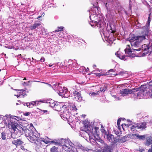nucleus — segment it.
I'll list each match as a JSON object with an SVG mask.
<instances>
[{
  "label": "nucleus",
  "mask_w": 152,
  "mask_h": 152,
  "mask_svg": "<svg viewBox=\"0 0 152 152\" xmlns=\"http://www.w3.org/2000/svg\"><path fill=\"white\" fill-rule=\"evenodd\" d=\"M142 31L138 35H136L133 34L130 35L128 39L131 44L132 50L130 48L129 45H128L124 50L127 56L121 55L118 53V52H117L115 53L117 57L122 60H126L127 56L132 58L137 56L134 53L135 51L141 50L142 56H145L146 54H149V56L150 57L151 53H152V41L150 42V46L144 44L142 45L141 48L142 42L147 39L148 32V29L146 26L142 27Z\"/></svg>",
  "instance_id": "1"
},
{
  "label": "nucleus",
  "mask_w": 152,
  "mask_h": 152,
  "mask_svg": "<svg viewBox=\"0 0 152 152\" xmlns=\"http://www.w3.org/2000/svg\"><path fill=\"white\" fill-rule=\"evenodd\" d=\"M99 7H95L89 11L90 24L96 28H101L104 26L103 20L101 19L102 17L99 15Z\"/></svg>",
  "instance_id": "2"
},
{
  "label": "nucleus",
  "mask_w": 152,
  "mask_h": 152,
  "mask_svg": "<svg viewBox=\"0 0 152 152\" xmlns=\"http://www.w3.org/2000/svg\"><path fill=\"white\" fill-rule=\"evenodd\" d=\"M149 89L146 88L142 89L138 91H137L134 92L132 96L134 100L137 99H141L144 98H146L147 97H150L152 98V80L149 82L148 83Z\"/></svg>",
  "instance_id": "3"
},
{
  "label": "nucleus",
  "mask_w": 152,
  "mask_h": 152,
  "mask_svg": "<svg viewBox=\"0 0 152 152\" xmlns=\"http://www.w3.org/2000/svg\"><path fill=\"white\" fill-rule=\"evenodd\" d=\"M5 116L8 122V127L15 133L22 134L23 128L17 123V120L14 116H12L10 115H6Z\"/></svg>",
  "instance_id": "4"
},
{
  "label": "nucleus",
  "mask_w": 152,
  "mask_h": 152,
  "mask_svg": "<svg viewBox=\"0 0 152 152\" xmlns=\"http://www.w3.org/2000/svg\"><path fill=\"white\" fill-rule=\"evenodd\" d=\"M98 129V127L94 128L88 123L87 125L85 126V131L84 132H85L88 135L90 140L92 139L96 141L99 137V134L97 132Z\"/></svg>",
  "instance_id": "5"
},
{
  "label": "nucleus",
  "mask_w": 152,
  "mask_h": 152,
  "mask_svg": "<svg viewBox=\"0 0 152 152\" xmlns=\"http://www.w3.org/2000/svg\"><path fill=\"white\" fill-rule=\"evenodd\" d=\"M62 142L61 144L62 146V150L65 151L66 152H70L72 151L71 147H73L74 144L69 139H62Z\"/></svg>",
  "instance_id": "6"
},
{
  "label": "nucleus",
  "mask_w": 152,
  "mask_h": 152,
  "mask_svg": "<svg viewBox=\"0 0 152 152\" xmlns=\"http://www.w3.org/2000/svg\"><path fill=\"white\" fill-rule=\"evenodd\" d=\"M25 132V136L27 139L31 142L37 140V138L39 136V134L38 133L37 134L28 129L26 130Z\"/></svg>",
  "instance_id": "7"
},
{
  "label": "nucleus",
  "mask_w": 152,
  "mask_h": 152,
  "mask_svg": "<svg viewBox=\"0 0 152 152\" xmlns=\"http://www.w3.org/2000/svg\"><path fill=\"white\" fill-rule=\"evenodd\" d=\"M145 135H140L138 134H129L121 138V140L124 142L129 140V138L138 139L140 140H143L145 138Z\"/></svg>",
  "instance_id": "8"
},
{
  "label": "nucleus",
  "mask_w": 152,
  "mask_h": 152,
  "mask_svg": "<svg viewBox=\"0 0 152 152\" xmlns=\"http://www.w3.org/2000/svg\"><path fill=\"white\" fill-rule=\"evenodd\" d=\"M100 144H98V146L99 148L96 150H95V152H112L109 150V148L108 145L104 143L102 140H100Z\"/></svg>",
  "instance_id": "9"
},
{
  "label": "nucleus",
  "mask_w": 152,
  "mask_h": 152,
  "mask_svg": "<svg viewBox=\"0 0 152 152\" xmlns=\"http://www.w3.org/2000/svg\"><path fill=\"white\" fill-rule=\"evenodd\" d=\"M58 93L59 95L64 97H68L70 95L69 92L65 87H63V88L59 87Z\"/></svg>",
  "instance_id": "10"
},
{
  "label": "nucleus",
  "mask_w": 152,
  "mask_h": 152,
  "mask_svg": "<svg viewBox=\"0 0 152 152\" xmlns=\"http://www.w3.org/2000/svg\"><path fill=\"white\" fill-rule=\"evenodd\" d=\"M34 142V143L36 144L37 145V148L39 147H38L39 145L41 147V145L42 144V142L47 144L51 142L50 140L48 138V137H47V139H44L40 138L39 137L37 138V140H35L34 141H33L32 142Z\"/></svg>",
  "instance_id": "11"
},
{
  "label": "nucleus",
  "mask_w": 152,
  "mask_h": 152,
  "mask_svg": "<svg viewBox=\"0 0 152 152\" xmlns=\"http://www.w3.org/2000/svg\"><path fill=\"white\" fill-rule=\"evenodd\" d=\"M66 104V103L61 102L58 103L57 102L54 109L57 111H60L61 108L64 109L65 108L66 110H68V108L69 107V106L67 105Z\"/></svg>",
  "instance_id": "12"
},
{
  "label": "nucleus",
  "mask_w": 152,
  "mask_h": 152,
  "mask_svg": "<svg viewBox=\"0 0 152 152\" xmlns=\"http://www.w3.org/2000/svg\"><path fill=\"white\" fill-rule=\"evenodd\" d=\"M135 89L130 90L128 89H122L120 90V94L121 96H124L129 94H133Z\"/></svg>",
  "instance_id": "13"
},
{
  "label": "nucleus",
  "mask_w": 152,
  "mask_h": 152,
  "mask_svg": "<svg viewBox=\"0 0 152 152\" xmlns=\"http://www.w3.org/2000/svg\"><path fill=\"white\" fill-rule=\"evenodd\" d=\"M127 121L128 122H130L129 124H130V125L129 126H130V128L131 131L134 133H136L137 132V129H138L137 123H134L133 124L132 123V122L130 121V120H128Z\"/></svg>",
  "instance_id": "14"
},
{
  "label": "nucleus",
  "mask_w": 152,
  "mask_h": 152,
  "mask_svg": "<svg viewBox=\"0 0 152 152\" xmlns=\"http://www.w3.org/2000/svg\"><path fill=\"white\" fill-rule=\"evenodd\" d=\"M73 93L76 100L79 102L82 100V97L80 93L76 91H74Z\"/></svg>",
  "instance_id": "15"
},
{
  "label": "nucleus",
  "mask_w": 152,
  "mask_h": 152,
  "mask_svg": "<svg viewBox=\"0 0 152 152\" xmlns=\"http://www.w3.org/2000/svg\"><path fill=\"white\" fill-rule=\"evenodd\" d=\"M110 30H109V32L108 31H107V28H106V29H104V28H103V33L104 35V36L106 37H108V38H109V37L108 36V35L107 34V33H109V32H110L111 33H114V32H115V29L111 27V26L110 25Z\"/></svg>",
  "instance_id": "16"
},
{
  "label": "nucleus",
  "mask_w": 152,
  "mask_h": 152,
  "mask_svg": "<svg viewBox=\"0 0 152 152\" xmlns=\"http://www.w3.org/2000/svg\"><path fill=\"white\" fill-rule=\"evenodd\" d=\"M12 143L16 146H18L22 145L23 142L21 140L19 139L13 140Z\"/></svg>",
  "instance_id": "17"
},
{
  "label": "nucleus",
  "mask_w": 152,
  "mask_h": 152,
  "mask_svg": "<svg viewBox=\"0 0 152 152\" xmlns=\"http://www.w3.org/2000/svg\"><path fill=\"white\" fill-rule=\"evenodd\" d=\"M26 105L29 108H32L34 107L37 106V104L35 101H33L30 102H27L26 103Z\"/></svg>",
  "instance_id": "18"
},
{
  "label": "nucleus",
  "mask_w": 152,
  "mask_h": 152,
  "mask_svg": "<svg viewBox=\"0 0 152 152\" xmlns=\"http://www.w3.org/2000/svg\"><path fill=\"white\" fill-rule=\"evenodd\" d=\"M146 141L145 142V145L148 146L152 144V135L147 137L146 138Z\"/></svg>",
  "instance_id": "19"
},
{
  "label": "nucleus",
  "mask_w": 152,
  "mask_h": 152,
  "mask_svg": "<svg viewBox=\"0 0 152 152\" xmlns=\"http://www.w3.org/2000/svg\"><path fill=\"white\" fill-rule=\"evenodd\" d=\"M41 25L40 22L35 23L34 24H32L29 26V28L31 30L34 29Z\"/></svg>",
  "instance_id": "20"
},
{
  "label": "nucleus",
  "mask_w": 152,
  "mask_h": 152,
  "mask_svg": "<svg viewBox=\"0 0 152 152\" xmlns=\"http://www.w3.org/2000/svg\"><path fill=\"white\" fill-rule=\"evenodd\" d=\"M137 127L138 129H145L146 128V123L145 122L140 123L139 124L137 123Z\"/></svg>",
  "instance_id": "21"
},
{
  "label": "nucleus",
  "mask_w": 152,
  "mask_h": 152,
  "mask_svg": "<svg viewBox=\"0 0 152 152\" xmlns=\"http://www.w3.org/2000/svg\"><path fill=\"white\" fill-rule=\"evenodd\" d=\"M106 136L107 140L109 141L112 142L114 140V139L113 135L111 134H107Z\"/></svg>",
  "instance_id": "22"
},
{
  "label": "nucleus",
  "mask_w": 152,
  "mask_h": 152,
  "mask_svg": "<svg viewBox=\"0 0 152 152\" xmlns=\"http://www.w3.org/2000/svg\"><path fill=\"white\" fill-rule=\"evenodd\" d=\"M65 112H66V111L64 112L63 114H61L60 116L62 119L66 121L68 117Z\"/></svg>",
  "instance_id": "23"
},
{
  "label": "nucleus",
  "mask_w": 152,
  "mask_h": 152,
  "mask_svg": "<svg viewBox=\"0 0 152 152\" xmlns=\"http://www.w3.org/2000/svg\"><path fill=\"white\" fill-rule=\"evenodd\" d=\"M60 83H58L57 84H55L53 86L52 88L54 90L56 91L58 90L59 89V87H60L61 86H59Z\"/></svg>",
  "instance_id": "24"
},
{
  "label": "nucleus",
  "mask_w": 152,
  "mask_h": 152,
  "mask_svg": "<svg viewBox=\"0 0 152 152\" xmlns=\"http://www.w3.org/2000/svg\"><path fill=\"white\" fill-rule=\"evenodd\" d=\"M99 93V92L98 91H96V92H91L89 93V95L90 96H96L97 95H98Z\"/></svg>",
  "instance_id": "25"
},
{
  "label": "nucleus",
  "mask_w": 152,
  "mask_h": 152,
  "mask_svg": "<svg viewBox=\"0 0 152 152\" xmlns=\"http://www.w3.org/2000/svg\"><path fill=\"white\" fill-rule=\"evenodd\" d=\"M18 91H20V92H19V95H16L18 98L19 97L20 95H22L24 96L25 94L24 93L25 92V91L23 90H18Z\"/></svg>",
  "instance_id": "26"
},
{
  "label": "nucleus",
  "mask_w": 152,
  "mask_h": 152,
  "mask_svg": "<svg viewBox=\"0 0 152 152\" xmlns=\"http://www.w3.org/2000/svg\"><path fill=\"white\" fill-rule=\"evenodd\" d=\"M130 124H123L121 125V127L123 129V130L124 131L125 130V129L127 127H129L130 126Z\"/></svg>",
  "instance_id": "27"
},
{
  "label": "nucleus",
  "mask_w": 152,
  "mask_h": 152,
  "mask_svg": "<svg viewBox=\"0 0 152 152\" xmlns=\"http://www.w3.org/2000/svg\"><path fill=\"white\" fill-rule=\"evenodd\" d=\"M69 108L70 110L73 111L74 112L76 111L77 110L76 106L73 104L70 105Z\"/></svg>",
  "instance_id": "28"
},
{
  "label": "nucleus",
  "mask_w": 152,
  "mask_h": 152,
  "mask_svg": "<svg viewBox=\"0 0 152 152\" xmlns=\"http://www.w3.org/2000/svg\"><path fill=\"white\" fill-rule=\"evenodd\" d=\"M58 148L53 146L50 148V152H57Z\"/></svg>",
  "instance_id": "29"
},
{
  "label": "nucleus",
  "mask_w": 152,
  "mask_h": 152,
  "mask_svg": "<svg viewBox=\"0 0 152 152\" xmlns=\"http://www.w3.org/2000/svg\"><path fill=\"white\" fill-rule=\"evenodd\" d=\"M46 100H42L39 101H36L37 105H38L39 104H40V103H45L46 102Z\"/></svg>",
  "instance_id": "30"
},
{
  "label": "nucleus",
  "mask_w": 152,
  "mask_h": 152,
  "mask_svg": "<svg viewBox=\"0 0 152 152\" xmlns=\"http://www.w3.org/2000/svg\"><path fill=\"white\" fill-rule=\"evenodd\" d=\"M101 131L102 133V134H104L106 135L107 134V132L106 130L104 129L102 127V126H101Z\"/></svg>",
  "instance_id": "31"
},
{
  "label": "nucleus",
  "mask_w": 152,
  "mask_h": 152,
  "mask_svg": "<svg viewBox=\"0 0 152 152\" xmlns=\"http://www.w3.org/2000/svg\"><path fill=\"white\" fill-rule=\"evenodd\" d=\"M57 102H54L50 103V106L52 108H54Z\"/></svg>",
  "instance_id": "32"
},
{
  "label": "nucleus",
  "mask_w": 152,
  "mask_h": 152,
  "mask_svg": "<svg viewBox=\"0 0 152 152\" xmlns=\"http://www.w3.org/2000/svg\"><path fill=\"white\" fill-rule=\"evenodd\" d=\"M82 151L83 152H88V151H91V149H89L87 148H84L83 147L82 148Z\"/></svg>",
  "instance_id": "33"
},
{
  "label": "nucleus",
  "mask_w": 152,
  "mask_h": 152,
  "mask_svg": "<svg viewBox=\"0 0 152 152\" xmlns=\"http://www.w3.org/2000/svg\"><path fill=\"white\" fill-rule=\"evenodd\" d=\"M1 138L3 140H5L6 139V134L4 132L1 133Z\"/></svg>",
  "instance_id": "34"
},
{
  "label": "nucleus",
  "mask_w": 152,
  "mask_h": 152,
  "mask_svg": "<svg viewBox=\"0 0 152 152\" xmlns=\"http://www.w3.org/2000/svg\"><path fill=\"white\" fill-rule=\"evenodd\" d=\"M107 88V86H104V87H101L100 88V91L104 92L106 90Z\"/></svg>",
  "instance_id": "35"
},
{
  "label": "nucleus",
  "mask_w": 152,
  "mask_h": 152,
  "mask_svg": "<svg viewBox=\"0 0 152 152\" xmlns=\"http://www.w3.org/2000/svg\"><path fill=\"white\" fill-rule=\"evenodd\" d=\"M64 27L62 26H61L58 28V30H56L55 31V32H58L59 31H61L63 30Z\"/></svg>",
  "instance_id": "36"
},
{
  "label": "nucleus",
  "mask_w": 152,
  "mask_h": 152,
  "mask_svg": "<svg viewBox=\"0 0 152 152\" xmlns=\"http://www.w3.org/2000/svg\"><path fill=\"white\" fill-rule=\"evenodd\" d=\"M34 81L36 82H40V83H45V84H47L48 86H49V87H52H52H53V86H52L50 84L48 83H45V82H40V81H35V80Z\"/></svg>",
  "instance_id": "37"
},
{
  "label": "nucleus",
  "mask_w": 152,
  "mask_h": 152,
  "mask_svg": "<svg viewBox=\"0 0 152 152\" xmlns=\"http://www.w3.org/2000/svg\"><path fill=\"white\" fill-rule=\"evenodd\" d=\"M151 15V14H149V16L148 17V18L147 24H148V26H149L150 23L151 22V19L150 18V16Z\"/></svg>",
  "instance_id": "38"
},
{
  "label": "nucleus",
  "mask_w": 152,
  "mask_h": 152,
  "mask_svg": "<svg viewBox=\"0 0 152 152\" xmlns=\"http://www.w3.org/2000/svg\"><path fill=\"white\" fill-rule=\"evenodd\" d=\"M121 119H122V118H121ZM121 118L118 119L117 121V124L118 126V128H119V125L120 124V122L121 121ZM118 129H119L120 130V128H118Z\"/></svg>",
  "instance_id": "39"
},
{
  "label": "nucleus",
  "mask_w": 152,
  "mask_h": 152,
  "mask_svg": "<svg viewBox=\"0 0 152 152\" xmlns=\"http://www.w3.org/2000/svg\"><path fill=\"white\" fill-rule=\"evenodd\" d=\"M114 96L115 98V100H119L121 99V98H120L119 97H117L115 96Z\"/></svg>",
  "instance_id": "40"
},
{
  "label": "nucleus",
  "mask_w": 152,
  "mask_h": 152,
  "mask_svg": "<svg viewBox=\"0 0 152 152\" xmlns=\"http://www.w3.org/2000/svg\"><path fill=\"white\" fill-rule=\"evenodd\" d=\"M40 61L41 62H44L45 61V58L43 57H42L41 58Z\"/></svg>",
  "instance_id": "41"
},
{
  "label": "nucleus",
  "mask_w": 152,
  "mask_h": 152,
  "mask_svg": "<svg viewBox=\"0 0 152 152\" xmlns=\"http://www.w3.org/2000/svg\"><path fill=\"white\" fill-rule=\"evenodd\" d=\"M29 114H30V113L29 112H27V113H25L24 114V115H25V116H28V115H29Z\"/></svg>",
  "instance_id": "42"
},
{
  "label": "nucleus",
  "mask_w": 152,
  "mask_h": 152,
  "mask_svg": "<svg viewBox=\"0 0 152 152\" xmlns=\"http://www.w3.org/2000/svg\"><path fill=\"white\" fill-rule=\"evenodd\" d=\"M61 63L60 62H58L57 63H56L55 64V65L56 66L57 64H58L59 65H60L61 64Z\"/></svg>",
  "instance_id": "43"
},
{
  "label": "nucleus",
  "mask_w": 152,
  "mask_h": 152,
  "mask_svg": "<svg viewBox=\"0 0 152 152\" xmlns=\"http://www.w3.org/2000/svg\"><path fill=\"white\" fill-rule=\"evenodd\" d=\"M5 47L6 48H12V47L11 46H5Z\"/></svg>",
  "instance_id": "44"
},
{
  "label": "nucleus",
  "mask_w": 152,
  "mask_h": 152,
  "mask_svg": "<svg viewBox=\"0 0 152 152\" xmlns=\"http://www.w3.org/2000/svg\"><path fill=\"white\" fill-rule=\"evenodd\" d=\"M96 75H97V76H100L103 75L102 74L100 73H98V74H97Z\"/></svg>",
  "instance_id": "45"
},
{
  "label": "nucleus",
  "mask_w": 152,
  "mask_h": 152,
  "mask_svg": "<svg viewBox=\"0 0 152 152\" xmlns=\"http://www.w3.org/2000/svg\"><path fill=\"white\" fill-rule=\"evenodd\" d=\"M114 70L113 69H111L109 70L110 72H114Z\"/></svg>",
  "instance_id": "46"
},
{
  "label": "nucleus",
  "mask_w": 152,
  "mask_h": 152,
  "mask_svg": "<svg viewBox=\"0 0 152 152\" xmlns=\"http://www.w3.org/2000/svg\"><path fill=\"white\" fill-rule=\"evenodd\" d=\"M53 64H49L48 65V66L49 67H51L52 66H53Z\"/></svg>",
  "instance_id": "47"
},
{
  "label": "nucleus",
  "mask_w": 152,
  "mask_h": 152,
  "mask_svg": "<svg viewBox=\"0 0 152 152\" xmlns=\"http://www.w3.org/2000/svg\"><path fill=\"white\" fill-rule=\"evenodd\" d=\"M42 111H43L44 113H46L47 112V111L46 110H42Z\"/></svg>",
  "instance_id": "48"
},
{
  "label": "nucleus",
  "mask_w": 152,
  "mask_h": 152,
  "mask_svg": "<svg viewBox=\"0 0 152 152\" xmlns=\"http://www.w3.org/2000/svg\"><path fill=\"white\" fill-rule=\"evenodd\" d=\"M148 152H152V149H149L148 151Z\"/></svg>",
  "instance_id": "49"
},
{
  "label": "nucleus",
  "mask_w": 152,
  "mask_h": 152,
  "mask_svg": "<svg viewBox=\"0 0 152 152\" xmlns=\"http://www.w3.org/2000/svg\"><path fill=\"white\" fill-rule=\"evenodd\" d=\"M107 1L108 2V3L111 2L112 1H113V0H107Z\"/></svg>",
  "instance_id": "50"
},
{
  "label": "nucleus",
  "mask_w": 152,
  "mask_h": 152,
  "mask_svg": "<svg viewBox=\"0 0 152 152\" xmlns=\"http://www.w3.org/2000/svg\"><path fill=\"white\" fill-rule=\"evenodd\" d=\"M141 152H142L144 151V149H142L140 150Z\"/></svg>",
  "instance_id": "51"
},
{
  "label": "nucleus",
  "mask_w": 152,
  "mask_h": 152,
  "mask_svg": "<svg viewBox=\"0 0 152 152\" xmlns=\"http://www.w3.org/2000/svg\"><path fill=\"white\" fill-rule=\"evenodd\" d=\"M107 3H106L105 4V7H106L107 8Z\"/></svg>",
  "instance_id": "52"
},
{
  "label": "nucleus",
  "mask_w": 152,
  "mask_h": 152,
  "mask_svg": "<svg viewBox=\"0 0 152 152\" xmlns=\"http://www.w3.org/2000/svg\"><path fill=\"white\" fill-rule=\"evenodd\" d=\"M82 116H83L84 118L85 117L86 115H82Z\"/></svg>",
  "instance_id": "53"
},
{
  "label": "nucleus",
  "mask_w": 152,
  "mask_h": 152,
  "mask_svg": "<svg viewBox=\"0 0 152 152\" xmlns=\"http://www.w3.org/2000/svg\"><path fill=\"white\" fill-rule=\"evenodd\" d=\"M41 16H38L37 17V19H39V18H40Z\"/></svg>",
  "instance_id": "54"
},
{
  "label": "nucleus",
  "mask_w": 152,
  "mask_h": 152,
  "mask_svg": "<svg viewBox=\"0 0 152 152\" xmlns=\"http://www.w3.org/2000/svg\"><path fill=\"white\" fill-rule=\"evenodd\" d=\"M96 66V65H94L93 66V67H94H94H95Z\"/></svg>",
  "instance_id": "55"
},
{
  "label": "nucleus",
  "mask_w": 152,
  "mask_h": 152,
  "mask_svg": "<svg viewBox=\"0 0 152 152\" xmlns=\"http://www.w3.org/2000/svg\"><path fill=\"white\" fill-rule=\"evenodd\" d=\"M89 70V68H87V69H86V70Z\"/></svg>",
  "instance_id": "56"
},
{
  "label": "nucleus",
  "mask_w": 152,
  "mask_h": 152,
  "mask_svg": "<svg viewBox=\"0 0 152 152\" xmlns=\"http://www.w3.org/2000/svg\"><path fill=\"white\" fill-rule=\"evenodd\" d=\"M18 56H21V54H20V55H18Z\"/></svg>",
  "instance_id": "57"
},
{
  "label": "nucleus",
  "mask_w": 152,
  "mask_h": 152,
  "mask_svg": "<svg viewBox=\"0 0 152 152\" xmlns=\"http://www.w3.org/2000/svg\"><path fill=\"white\" fill-rule=\"evenodd\" d=\"M82 69H85V68L84 67H82Z\"/></svg>",
  "instance_id": "58"
},
{
  "label": "nucleus",
  "mask_w": 152,
  "mask_h": 152,
  "mask_svg": "<svg viewBox=\"0 0 152 152\" xmlns=\"http://www.w3.org/2000/svg\"><path fill=\"white\" fill-rule=\"evenodd\" d=\"M26 103H24V105H26Z\"/></svg>",
  "instance_id": "59"
},
{
  "label": "nucleus",
  "mask_w": 152,
  "mask_h": 152,
  "mask_svg": "<svg viewBox=\"0 0 152 152\" xmlns=\"http://www.w3.org/2000/svg\"><path fill=\"white\" fill-rule=\"evenodd\" d=\"M151 149H152V145H151Z\"/></svg>",
  "instance_id": "60"
},
{
  "label": "nucleus",
  "mask_w": 152,
  "mask_h": 152,
  "mask_svg": "<svg viewBox=\"0 0 152 152\" xmlns=\"http://www.w3.org/2000/svg\"><path fill=\"white\" fill-rule=\"evenodd\" d=\"M26 78H24V80H26Z\"/></svg>",
  "instance_id": "61"
},
{
  "label": "nucleus",
  "mask_w": 152,
  "mask_h": 152,
  "mask_svg": "<svg viewBox=\"0 0 152 152\" xmlns=\"http://www.w3.org/2000/svg\"><path fill=\"white\" fill-rule=\"evenodd\" d=\"M55 143L56 144H57V143H56V142H55Z\"/></svg>",
  "instance_id": "62"
},
{
  "label": "nucleus",
  "mask_w": 152,
  "mask_h": 152,
  "mask_svg": "<svg viewBox=\"0 0 152 152\" xmlns=\"http://www.w3.org/2000/svg\"><path fill=\"white\" fill-rule=\"evenodd\" d=\"M98 70H99V69H97V71H98Z\"/></svg>",
  "instance_id": "63"
},
{
  "label": "nucleus",
  "mask_w": 152,
  "mask_h": 152,
  "mask_svg": "<svg viewBox=\"0 0 152 152\" xmlns=\"http://www.w3.org/2000/svg\"><path fill=\"white\" fill-rule=\"evenodd\" d=\"M31 127H32H32H33V126H32Z\"/></svg>",
  "instance_id": "64"
}]
</instances>
